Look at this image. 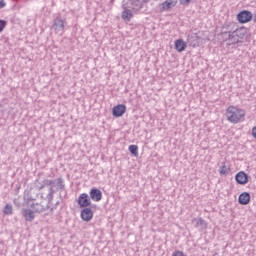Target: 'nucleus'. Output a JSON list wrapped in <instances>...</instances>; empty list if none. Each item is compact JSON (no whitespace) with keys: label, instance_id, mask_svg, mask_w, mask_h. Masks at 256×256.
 I'll return each instance as SVG.
<instances>
[{"label":"nucleus","instance_id":"f257e3e1","mask_svg":"<svg viewBox=\"0 0 256 256\" xmlns=\"http://www.w3.org/2000/svg\"><path fill=\"white\" fill-rule=\"evenodd\" d=\"M245 110L238 108L236 106H229L226 110V119L229 123H233L237 125V123H241L245 121Z\"/></svg>","mask_w":256,"mask_h":256},{"label":"nucleus","instance_id":"f03ea898","mask_svg":"<svg viewBox=\"0 0 256 256\" xmlns=\"http://www.w3.org/2000/svg\"><path fill=\"white\" fill-rule=\"evenodd\" d=\"M65 27H67V18L61 13L56 14L52 20L51 29L55 31V33L63 35V33H65Z\"/></svg>","mask_w":256,"mask_h":256},{"label":"nucleus","instance_id":"7ed1b4c3","mask_svg":"<svg viewBox=\"0 0 256 256\" xmlns=\"http://www.w3.org/2000/svg\"><path fill=\"white\" fill-rule=\"evenodd\" d=\"M45 187H50L49 188V193L46 196V199H48V203H51V201H53V195H55V189H53V187H55V180H49V179H45L42 181V185L39 186V191H41V189H44Z\"/></svg>","mask_w":256,"mask_h":256},{"label":"nucleus","instance_id":"20e7f679","mask_svg":"<svg viewBox=\"0 0 256 256\" xmlns=\"http://www.w3.org/2000/svg\"><path fill=\"white\" fill-rule=\"evenodd\" d=\"M237 22H228L223 25L221 35L222 37H228V35H231L237 31Z\"/></svg>","mask_w":256,"mask_h":256},{"label":"nucleus","instance_id":"39448f33","mask_svg":"<svg viewBox=\"0 0 256 256\" xmlns=\"http://www.w3.org/2000/svg\"><path fill=\"white\" fill-rule=\"evenodd\" d=\"M252 19L253 13H251V11L249 10H242L237 14V21L242 24L249 23V21H251Z\"/></svg>","mask_w":256,"mask_h":256},{"label":"nucleus","instance_id":"423d86ee","mask_svg":"<svg viewBox=\"0 0 256 256\" xmlns=\"http://www.w3.org/2000/svg\"><path fill=\"white\" fill-rule=\"evenodd\" d=\"M77 203L81 209H85L91 206V198L87 193H82L77 199Z\"/></svg>","mask_w":256,"mask_h":256},{"label":"nucleus","instance_id":"0eeeda50","mask_svg":"<svg viewBox=\"0 0 256 256\" xmlns=\"http://www.w3.org/2000/svg\"><path fill=\"white\" fill-rule=\"evenodd\" d=\"M127 111V106L125 104H118L117 106H114L112 109V115L114 117H123Z\"/></svg>","mask_w":256,"mask_h":256},{"label":"nucleus","instance_id":"6e6552de","mask_svg":"<svg viewBox=\"0 0 256 256\" xmlns=\"http://www.w3.org/2000/svg\"><path fill=\"white\" fill-rule=\"evenodd\" d=\"M235 180L238 185H247L249 183V175L244 171H240L236 174Z\"/></svg>","mask_w":256,"mask_h":256},{"label":"nucleus","instance_id":"1a4fd4ad","mask_svg":"<svg viewBox=\"0 0 256 256\" xmlns=\"http://www.w3.org/2000/svg\"><path fill=\"white\" fill-rule=\"evenodd\" d=\"M177 5V0H166L159 5V11L163 13V11H169V9H173Z\"/></svg>","mask_w":256,"mask_h":256},{"label":"nucleus","instance_id":"9d476101","mask_svg":"<svg viewBox=\"0 0 256 256\" xmlns=\"http://www.w3.org/2000/svg\"><path fill=\"white\" fill-rule=\"evenodd\" d=\"M80 217L82 221L89 223L93 219V210L91 208H83L80 212Z\"/></svg>","mask_w":256,"mask_h":256},{"label":"nucleus","instance_id":"9b49d317","mask_svg":"<svg viewBox=\"0 0 256 256\" xmlns=\"http://www.w3.org/2000/svg\"><path fill=\"white\" fill-rule=\"evenodd\" d=\"M90 199L96 202L101 201L103 199V192H101V190H99L98 188H92L90 190Z\"/></svg>","mask_w":256,"mask_h":256},{"label":"nucleus","instance_id":"f8f14e48","mask_svg":"<svg viewBox=\"0 0 256 256\" xmlns=\"http://www.w3.org/2000/svg\"><path fill=\"white\" fill-rule=\"evenodd\" d=\"M239 205H249L251 203V194L249 192H243L238 197Z\"/></svg>","mask_w":256,"mask_h":256},{"label":"nucleus","instance_id":"ddd939ff","mask_svg":"<svg viewBox=\"0 0 256 256\" xmlns=\"http://www.w3.org/2000/svg\"><path fill=\"white\" fill-rule=\"evenodd\" d=\"M131 5H132V9H134V11H139V9L143 8V5H145V3H149V0H130Z\"/></svg>","mask_w":256,"mask_h":256},{"label":"nucleus","instance_id":"4468645a","mask_svg":"<svg viewBox=\"0 0 256 256\" xmlns=\"http://www.w3.org/2000/svg\"><path fill=\"white\" fill-rule=\"evenodd\" d=\"M31 208L33 209L34 213H45V211L49 209V204L45 206L39 203L31 204Z\"/></svg>","mask_w":256,"mask_h":256},{"label":"nucleus","instance_id":"2eb2a0df","mask_svg":"<svg viewBox=\"0 0 256 256\" xmlns=\"http://www.w3.org/2000/svg\"><path fill=\"white\" fill-rule=\"evenodd\" d=\"M22 215L25 218V221H29L30 223L33 221V219H35V212L31 209H23Z\"/></svg>","mask_w":256,"mask_h":256},{"label":"nucleus","instance_id":"dca6fc26","mask_svg":"<svg viewBox=\"0 0 256 256\" xmlns=\"http://www.w3.org/2000/svg\"><path fill=\"white\" fill-rule=\"evenodd\" d=\"M234 33L236 35V37L239 38V40L241 41V39H245V37L247 36V28L245 27H240L239 25L236 26V30H234Z\"/></svg>","mask_w":256,"mask_h":256},{"label":"nucleus","instance_id":"f3484780","mask_svg":"<svg viewBox=\"0 0 256 256\" xmlns=\"http://www.w3.org/2000/svg\"><path fill=\"white\" fill-rule=\"evenodd\" d=\"M175 49L178 53H183L187 49V43L183 39H178L175 41Z\"/></svg>","mask_w":256,"mask_h":256},{"label":"nucleus","instance_id":"a211bd4d","mask_svg":"<svg viewBox=\"0 0 256 256\" xmlns=\"http://www.w3.org/2000/svg\"><path fill=\"white\" fill-rule=\"evenodd\" d=\"M224 39H225V41H228L230 43V45H237V43L242 42L235 33L229 34Z\"/></svg>","mask_w":256,"mask_h":256},{"label":"nucleus","instance_id":"6ab92c4d","mask_svg":"<svg viewBox=\"0 0 256 256\" xmlns=\"http://www.w3.org/2000/svg\"><path fill=\"white\" fill-rule=\"evenodd\" d=\"M193 223H196L195 227H200V229H207V222L203 218H194Z\"/></svg>","mask_w":256,"mask_h":256},{"label":"nucleus","instance_id":"aec40b11","mask_svg":"<svg viewBox=\"0 0 256 256\" xmlns=\"http://www.w3.org/2000/svg\"><path fill=\"white\" fill-rule=\"evenodd\" d=\"M122 19L124 21H131V19H133V11L129 10V9H125L122 12Z\"/></svg>","mask_w":256,"mask_h":256},{"label":"nucleus","instance_id":"412c9836","mask_svg":"<svg viewBox=\"0 0 256 256\" xmlns=\"http://www.w3.org/2000/svg\"><path fill=\"white\" fill-rule=\"evenodd\" d=\"M230 171L231 169L229 168V166H227L225 162H222V165L219 168L220 175H227L228 173H230Z\"/></svg>","mask_w":256,"mask_h":256},{"label":"nucleus","instance_id":"4be33fe9","mask_svg":"<svg viewBox=\"0 0 256 256\" xmlns=\"http://www.w3.org/2000/svg\"><path fill=\"white\" fill-rule=\"evenodd\" d=\"M3 213L4 215H13V205L6 204L3 209Z\"/></svg>","mask_w":256,"mask_h":256},{"label":"nucleus","instance_id":"5701e85b","mask_svg":"<svg viewBox=\"0 0 256 256\" xmlns=\"http://www.w3.org/2000/svg\"><path fill=\"white\" fill-rule=\"evenodd\" d=\"M129 151L135 157H137L139 155V147L137 145H130L129 146Z\"/></svg>","mask_w":256,"mask_h":256},{"label":"nucleus","instance_id":"b1692460","mask_svg":"<svg viewBox=\"0 0 256 256\" xmlns=\"http://www.w3.org/2000/svg\"><path fill=\"white\" fill-rule=\"evenodd\" d=\"M55 187H57V189H65V183L63 182V178H58L55 181Z\"/></svg>","mask_w":256,"mask_h":256},{"label":"nucleus","instance_id":"393cba45","mask_svg":"<svg viewBox=\"0 0 256 256\" xmlns=\"http://www.w3.org/2000/svg\"><path fill=\"white\" fill-rule=\"evenodd\" d=\"M5 27H7V22L5 20H0V33H3Z\"/></svg>","mask_w":256,"mask_h":256},{"label":"nucleus","instance_id":"a878e982","mask_svg":"<svg viewBox=\"0 0 256 256\" xmlns=\"http://www.w3.org/2000/svg\"><path fill=\"white\" fill-rule=\"evenodd\" d=\"M180 5H189L190 3L195 2V0H179Z\"/></svg>","mask_w":256,"mask_h":256},{"label":"nucleus","instance_id":"bb28decb","mask_svg":"<svg viewBox=\"0 0 256 256\" xmlns=\"http://www.w3.org/2000/svg\"><path fill=\"white\" fill-rule=\"evenodd\" d=\"M172 256H185V253L181 250H176L173 252Z\"/></svg>","mask_w":256,"mask_h":256},{"label":"nucleus","instance_id":"cd10ccee","mask_svg":"<svg viewBox=\"0 0 256 256\" xmlns=\"http://www.w3.org/2000/svg\"><path fill=\"white\" fill-rule=\"evenodd\" d=\"M7 5L4 0H0V9H3Z\"/></svg>","mask_w":256,"mask_h":256},{"label":"nucleus","instance_id":"c85d7f7f","mask_svg":"<svg viewBox=\"0 0 256 256\" xmlns=\"http://www.w3.org/2000/svg\"><path fill=\"white\" fill-rule=\"evenodd\" d=\"M252 136L256 139V126L252 128Z\"/></svg>","mask_w":256,"mask_h":256},{"label":"nucleus","instance_id":"c756f323","mask_svg":"<svg viewBox=\"0 0 256 256\" xmlns=\"http://www.w3.org/2000/svg\"><path fill=\"white\" fill-rule=\"evenodd\" d=\"M252 19H253V22L256 23V14H252Z\"/></svg>","mask_w":256,"mask_h":256},{"label":"nucleus","instance_id":"7c9ffc66","mask_svg":"<svg viewBox=\"0 0 256 256\" xmlns=\"http://www.w3.org/2000/svg\"><path fill=\"white\" fill-rule=\"evenodd\" d=\"M56 205H59V202H56Z\"/></svg>","mask_w":256,"mask_h":256}]
</instances>
